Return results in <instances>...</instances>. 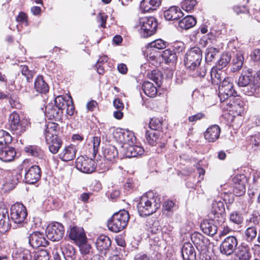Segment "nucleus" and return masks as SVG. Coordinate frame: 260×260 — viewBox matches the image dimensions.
<instances>
[{"mask_svg":"<svg viewBox=\"0 0 260 260\" xmlns=\"http://www.w3.org/2000/svg\"><path fill=\"white\" fill-rule=\"evenodd\" d=\"M238 85L242 87V91L245 95L251 96L257 94L260 87V72L253 76L251 69L244 68L239 78Z\"/></svg>","mask_w":260,"mask_h":260,"instance_id":"f257e3e1","label":"nucleus"},{"mask_svg":"<svg viewBox=\"0 0 260 260\" xmlns=\"http://www.w3.org/2000/svg\"><path fill=\"white\" fill-rule=\"evenodd\" d=\"M160 197L153 192H149L141 198L137 206L141 216H149L160 207Z\"/></svg>","mask_w":260,"mask_h":260,"instance_id":"f03ea898","label":"nucleus"},{"mask_svg":"<svg viewBox=\"0 0 260 260\" xmlns=\"http://www.w3.org/2000/svg\"><path fill=\"white\" fill-rule=\"evenodd\" d=\"M129 219L128 212L125 210H120L114 213L108 220V228L113 232L118 233L127 226Z\"/></svg>","mask_w":260,"mask_h":260,"instance_id":"7ed1b4c3","label":"nucleus"},{"mask_svg":"<svg viewBox=\"0 0 260 260\" xmlns=\"http://www.w3.org/2000/svg\"><path fill=\"white\" fill-rule=\"evenodd\" d=\"M231 80L232 79L230 77L224 78L219 85L218 96L221 103L231 102L237 95Z\"/></svg>","mask_w":260,"mask_h":260,"instance_id":"20e7f679","label":"nucleus"},{"mask_svg":"<svg viewBox=\"0 0 260 260\" xmlns=\"http://www.w3.org/2000/svg\"><path fill=\"white\" fill-rule=\"evenodd\" d=\"M202 59V51L197 47L190 49L185 54L184 61L186 68L194 70L199 67Z\"/></svg>","mask_w":260,"mask_h":260,"instance_id":"39448f33","label":"nucleus"},{"mask_svg":"<svg viewBox=\"0 0 260 260\" xmlns=\"http://www.w3.org/2000/svg\"><path fill=\"white\" fill-rule=\"evenodd\" d=\"M191 240L196 247L201 251V260H211L210 255L207 253L209 240L201 233L194 232L191 235Z\"/></svg>","mask_w":260,"mask_h":260,"instance_id":"423d86ee","label":"nucleus"},{"mask_svg":"<svg viewBox=\"0 0 260 260\" xmlns=\"http://www.w3.org/2000/svg\"><path fill=\"white\" fill-rule=\"evenodd\" d=\"M11 217L14 223L18 226H23L26 222L27 212L26 207L21 203H16L13 204L10 209Z\"/></svg>","mask_w":260,"mask_h":260,"instance_id":"0eeeda50","label":"nucleus"},{"mask_svg":"<svg viewBox=\"0 0 260 260\" xmlns=\"http://www.w3.org/2000/svg\"><path fill=\"white\" fill-rule=\"evenodd\" d=\"M157 26V21L153 17H145L139 19L140 33L144 38L153 35L156 30Z\"/></svg>","mask_w":260,"mask_h":260,"instance_id":"6e6552de","label":"nucleus"},{"mask_svg":"<svg viewBox=\"0 0 260 260\" xmlns=\"http://www.w3.org/2000/svg\"><path fill=\"white\" fill-rule=\"evenodd\" d=\"M54 104L56 108H58L61 111L66 109V113L68 115L70 116L73 115L75 107L71 95L57 96L54 100Z\"/></svg>","mask_w":260,"mask_h":260,"instance_id":"1a4fd4ad","label":"nucleus"},{"mask_svg":"<svg viewBox=\"0 0 260 260\" xmlns=\"http://www.w3.org/2000/svg\"><path fill=\"white\" fill-rule=\"evenodd\" d=\"M97 165L92 158L80 156L76 160V168L82 173L90 174L95 171Z\"/></svg>","mask_w":260,"mask_h":260,"instance_id":"9d476101","label":"nucleus"},{"mask_svg":"<svg viewBox=\"0 0 260 260\" xmlns=\"http://www.w3.org/2000/svg\"><path fill=\"white\" fill-rule=\"evenodd\" d=\"M64 232L63 226L59 222L50 224L46 230L47 238L53 241L61 240L64 235Z\"/></svg>","mask_w":260,"mask_h":260,"instance_id":"9b49d317","label":"nucleus"},{"mask_svg":"<svg viewBox=\"0 0 260 260\" xmlns=\"http://www.w3.org/2000/svg\"><path fill=\"white\" fill-rule=\"evenodd\" d=\"M238 244L237 238L234 236H229L221 242L220 251L223 254L230 255L236 250Z\"/></svg>","mask_w":260,"mask_h":260,"instance_id":"f8f14e48","label":"nucleus"},{"mask_svg":"<svg viewBox=\"0 0 260 260\" xmlns=\"http://www.w3.org/2000/svg\"><path fill=\"white\" fill-rule=\"evenodd\" d=\"M247 179L244 174H238L233 178V193L236 196H241L246 191Z\"/></svg>","mask_w":260,"mask_h":260,"instance_id":"ddd939ff","label":"nucleus"},{"mask_svg":"<svg viewBox=\"0 0 260 260\" xmlns=\"http://www.w3.org/2000/svg\"><path fill=\"white\" fill-rule=\"evenodd\" d=\"M41 170L37 165L31 166L25 173L24 179L28 184H34L41 178Z\"/></svg>","mask_w":260,"mask_h":260,"instance_id":"4468645a","label":"nucleus"},{"mask_svg":"<svg viewBox=\"0 0 260 260\" xmlns=\"http://www.w3.org/2000/svg\"><path fill=\"white\" fill-rule=\"evenodd\" d=\"M28 242L29 245L34 248L41 246L45 247L49 243L45 238L44 234L37 232H33L29 235Z\"/></svg>","mask_w":260,"mask_h":260,"instance_id":"2eb2a0df","label":"nucleus"},{"mask_svg":"<svg viewBox=\"0 0 260 260\" xmlns=\"http://www.w3.org/2000/svg\"><path fill=\"white\" fill-rule=\"evenodd\" d=\"M252 223L255 225L258 223L256 217L253 216L250 218V221L247 224L248 227L244 231L245 238L247 242H252L257 235V229L255 226L252 224Z\"/></svg>","mask_w":260,"mask_h":260,"instance_id":"dca6fc26","label":"nucleus"},{"mask_svg":"<svg viewBox=\"0 0 260 260\" xmlns=\"http://www.w3.org/2000/svg\"><path fill=\"white\" fill-rule=\"evenodd\" d=\"M95 245L99 252L105 255L109 250L111 241L108 236L101 235L97 238Z\"/></svg>","mask_w":260,"mask_h":260,"instance_id":"f3484780","label":"nucleus"},{"mask_svg":"<svg viewBox=\"0 0 260 260\" xmlns=\"http://www.w3.org/2000/svg\"><path fill=\"white\" fill-rule=\"evenodd\" d=\"M69 237L78 244L86 242V235L83 229L82 228L73 226L71 228Z\"/></svg>","mask_w":260,"mask_h":260,"instance_id":"a211bd4d","label":"nucleus"},{"mask_svg":"<svg viewBox=\"0 0 260 260\" xmlns=\"http://www.w3.org/2000/svg\"><path fill=\"white\" fill-rule=\"evenodd\" d=\"M220 131V128L218 125H212L204 133V138L208 142H214L219 138Z\"/></svg>","mask_w":260,"mask_h":260,"instance_id":"6ab92c4d","label":"nucleus"},{"mask_svg":"<svg viewBox=\"0 0 260 260\" xmlns=\"http://www.w3.org/2000/svg\"><path fill=\"white\" fill-rule=\"evenodd\" d=\"M77 151V148L73 145L66 146L58 154V157L62 161H68L74 159Z\"/></svg>","mask_w":260,"mask_h":260,"instance_id":"aec40b11","label":"nucleus"},{"mask_svg":"<svg viewBox=\"0 0 260 260\" xmlns=\"http://www.w3.org/2000/svg\"><path fill=\"white\" fill-rule=\"evenodd\" d=\"M162 133L160 131H154L147 130L145 133V137L147 142L150 145L154 146L158 143H162L161 136ZM163 143H164L163 142Z\"/></svg>","mask_w":260,"mask_h":260,"instance_id":"412c9836","label":"nucleus"},{"mask_svg":"<svg viewBox=\"0 0 260 260\" xmlns=\"http://www.w3.org/2000/svg\"><path fill=\"white\" fill-rule=\"evenodd\" d=\"M236 255L238 260H250L252 257V253L249 246L242 243L237 248Z\"/></svg>","mask_w":260,"mask_h":260,"instance_id":"4be33fe9","label":"nucleus"},{"mask_svg":"<svg viewBox=\"0 0 260 260\" xmlns=\"http://www.w3.org/2000/svg\"><path fill=\"white\" fill-rule=\"evenodd\" d=\"M16 154L15 149L12 147L6 146L0 148V159L3 161H13Z\"/></svg>","mask_w":260,"mask_h":260,"instance_id":"5701e85b","label":"nucleus"},{"mask_svg":"<svg viewBox=\"0 0 260 260\" xmlns=\"http://www.w3.org/2000/svg\"><path fill=\"white\" fill-rule=\"evenodd\" d=\"M164 15L166 20H175L183 17V13L178 7L172 6L164 11Z\"/></svg>","mask_w":260,"mask_h":260,"instance_id":"b1692460","label":"nucleus"},{"mask_svg":"<svg viewBox=\"0 0 260 260\" xmlns=\"http://www.w3.org/2000/svg\"><path fill=\"white\" fill-rule=\"evenodd\" d=\"M183 260H195L196 253L192 245L189 242L184 243L181 250Z\"/></svg>","mask_w":260,"mask_h":260,"instance_id":"393cba45","label":"nucleus"},{"mask_svg":"<svg viewBox=\"0 0 260 260\" xmlns=\"http://www.w3.org/2000/svg\"><path fill=\"white\" fill-rule=\"evenodd\" d=\"M119 140L122 146H127L135 143L136 138L134 133L128 130H123L119 132Z\"/></svg>","mask_w":260,"mask_h":260,"instance_id":"a878e982","label":"nucleus"},{"mask_svg":"<svg viewBox=\"0 0 260 260\" xmlns=\"http://www.w3.org/2000/svg\"><path fill=\"white\" fill-rule=\"evenodd\" d=\"M201 229L202 232L209 236H213L217 232V225L211 220H204L201 224Z\"/></svg>","mask_w":260,"mask_h":260,"instance_id":"bb28decb","label":"nucleus"},{"mask_svg":"<svg viewBox=\"0 0 260 260\" xmlns=\"http://www.w3.org/2000/svg\"><path fill=\"white\" fill-rule=\"evenodd\" d=\"M45 140L50 152L52 154H56L62 145L61 140L58 136L53 138L49 136Z\"/></svg>","mask_w":260,"mask_h":260,"instance_id":"cd10ccee","label":"nucleus"},{"mask_svg":"<svg viewBox=\"0 0 260 260\" xmlns=\"http://www.w3.org/2000/svg\"><path fill=\"white\" fill-rule=\"evenodd\" d=\"M0 228L3 231H7L11 228L9 223L8 209L4 206L0 207Z\"/></svg>","mask_w":260,"mask_h":260,"instance_id":"c85d7f7f","label":"nucleus"},{"mask_svg":"<svg viewBox=\"0 0 260 260\" xmlns=\"http://www.w3.org/2000/svg\"><path fill=\"white\" fill-rule=\"evenodd\" d=\"M122 148L125 150L124 154L126 157H134L141 155L144 151L142 147L134 145V144L122 146Z\"/></svg>","mask_w":260,"mask_h":260,"instance_id":"c756f323","label":"nucleus"},{"mask_svg":"<svg viewBox=\"0 0 260 260\" xmlns=\"http://www.w3.org/2000/svg\"><path fill=\"white\" fill-rule=\"evenodd\" d=\"M225 103L229 106L230 111H233L236 115H241L243 113V102L240 99L235 97L231 102L228 101Z\"/></svg>","mask_w":260,"mask_h":260,"instance_id":"7c9ffc66","label":"nucleus"},{"mask_svg":"<svg viewBox=\"0 0 260 260\" xmlns=\"http://www.w3.org/2000/svg\"><path fill=\"white\" fill-rule=\"evenodd\" d=\"M161 4V0H142L140 4L141 9L144 12L155 10Z\"/></svg>","mask_w":260,"mask_h":260,"instance_id":"2f4dec72","label":"nucleus"},{"mask_svg":"<svg viewBox=\"0 0 260 260\" xmlns=\"http://www.w3.org/2000/svg\"><path fill=\"white\" fill-rule=\"evenodd\" d=\"M46 115L49 119H54L55 120L61 119L62 111H61L56 106H53L52 104H48L46 107Z\"/></svg>","mask_w":260,"mask_h":260,"instance_id":"473e14b6","label":"nucleus"},{"mask_svg":"<svg viewBox=\"0 0 260 260\" xmlns=\"http://www.w3.org/2000/svg\"><path fill=\"white\" fill-rule=\"evenodd\" d=\"M61 253L66 260H75L76 256L74 247L69 244L61 245Z\"/></svg>","mask_w":260,"mask_h":260,"instance_id":"72a5a7b5","label":"nucleus"},{"mask_svg":"<svg viewBox=\"0 0 260 260\" xmlns=\"http://www.w3.org/2000/svg\"><path fill=\"white\" fill-rule=\"evenodd\" d=\"M24 150L28 155L39 159H43L44 157V152L43 150L37 145L27 146L24 147Z\"/></svg>","mask_w":260,"mask_h":260,"instance_id":"f704fd0d","label":"nucleus"},{"mask_svg":"<svg viewBox=\"0 0 260 260\" xmlns=\"http://www.w3.org/2000/svg\"><path fill=\"white\" fill-rule=\"evenodd\" d=\"M21 175L17 171L14 170L8 173L6 176V183L10 185V187L14 188L19 182Z\"/></svg>","mask_w":260,"mask_h":260,"instance_id":"c9c22d12","label":"nucleus"},{"mask_svg":"<svg viewBox=\"0 0 260 260\" xmlns=\"http://www.w3.org/2000/svg\"><path fill=\"white\" fill-rule=\"evenodd\" d=\"M196 23V18L191 15H188L179 21L178 26L182 29L187 30L194 26Z\"/></svg>","mask_w":260,"mask_h":260,"instance_id":"e433bc0d","label":"nucleus"},{"mask_svg":"<svg viewBox=\"0 0 260 260\" xmlns=\"http://www.w3.org/2000/svg\"><path fill=\"white\" fill-rule=\"evenodd\" d=\"M35 89L40 93H45L49 91V86L42 76H38L35 81Z\"/></svg>","mask_w":260,"mask_h":260,"instance_id":"4c0bfd02","label":"nucleus"},{"mask_svg":"<svg viewBox=\"0 0 260 260\" xmlns=\"http://www.w3.org/2000/svg\"><path fill=\"white\" fill-rule=\"evenodd\" d=\"M167 43L161 40L157 39L147 44L146 52L147 54L151 53L152 50L155 49H162L166 47Z\"/></svg>","mask_w":260,"mask_h":260,"instance_id":"58836bf2","label":"nucleus"},{"mask_svg":"<svg viewBox=\"0 0 260 260\" xmlns=\"http://www.w3.org/2000/svg\"><path fill=\"white\" fill-rule=\"evenodd\" d=\"M142 88L145 94L149 97L154 98L157 94L156 87L149 81H145L142 85Z\"/></svg>","mask_w":260,"mask_h":260,"instance_id":"ea45409f","label":"nucleus"},{"mask_svg":"<svg viewBox=\"0 0 260 260\" xmlns=\"http://www.w3.org/2000/svg\"><path fill=\"white\" fill-rule=\"evenodd\" d=\"M59 128V125L56 123L52 122H48L46 125V128L45 130V139L49 136H50V138L58 136L57 133Z\"/></svg>","mask_w":260,"mask_h":260,"instance_id":"a19ab883","label":"nucleus"},{"mask_svg":"<svg viewBox=\"0 0 260 260\" xmlns=\"http://www.w3.org/2000/svg\"><path fill=\"white\" fill-rule=\"evenodd\" d=\"M104 157L108 160L113 161L118 155L116 148L113 145L107 146L104 150Z\"/></svg>","mask_w":260,"mask_h":260,"instance_id":"79ce46f5","label":"nucleus"},{"mask_svg":"<svg viewBox=\"0 0 260 260\" xmlns=\"http://www.w3.org/2000/svg\"><path fill=\"white\" fill-rule=\"evenodd\" d=\"M244 58L243 55L240 53L236 54L235 58L233 60V66L231 70L233 72L239 71L243 66Z\"/></svg>","mask_w":260,"mask_h":260,"instance_id":"37998d69","label":"nucleus"},{"mask_svg":"<svg viewBox=\"0 0 260 260\" xmlns=\"http://www.w3.org/2000/svg\"><path fill=\"white\" fill-rule=\"evenodd\" d=\"M161 56L166 63H174L177 59V54L173 51L168 49L164 51L161 53Z\"/></svg>","mask_w":260,"mask_h":260,"instance_id":"c03bdc74","label":"nucleus"},{"mask_svg":"<svg viewBox=\"0 0 260 260\" xmlns=\"http://www.w3.org/2000/svg\"><path fill=\"white\" fill-rule=\"evenodd\" d=\"M225 210L223 202L221 199L217 198L212 203L211 209L212 213H224Z\"/></svg>","mask_w":260,"mask_h":260,"instance_id":"a18cd8bd","label":"nucleus"},{"mask_svg":"<svg viewBox=\"0 0 260 260\" xmlns=\"http://www.w3.org/2000/svg\"><path fill=\"white\" fill-rule=\"evenodd\" d=\"M218 70L216 67L213 68L211 70L210 76L213 84H220L222 81V77L221 76V71Z\"/></svg>","mask_w":260,"mask_h":260,"instance_id":"49530a36","label":"nucleus"},{"mask_svg":"<svg viewBox=\"0 0 260 260\" xmlns=\"http://www.w3.org/2000/svg\"><path fill=\"white\" fill-rule=\"evenodd\" d=\"M231 59V56L229 53H223L221 55L215 67L220 71L228 65Z\"/></svg>","mask_w":260,"mask_h":260,"instance_id":"de8ad7c7","label":"nucleus"},{"mask_svg":"<svg viewBox=\"0 0 260 260\" xmlns=\"http://www.w3.org/2000/svg\"><path fill=\"white\" fill-rule=\"evenodd\" d=\"M9 126L10 129H15L17 128V126L20 122H21V119H20L19 114L14 112L11 114L9 118Z\"/></svg>","mask_w":260,"mask_h":260,"instance_id":"09e8293b","label":"nucleus"},{"mask_svg":"<svg viewBox=\"0 0 260 260\" xmlns=\"http://www.w3.org/2000/svg\"><path fill=\"white\" fill-rule=\"evenodd\" d=\"M29 123L28 121L25 118L21 119V122H20L17 126V128L15 129H11L16 135L20 136L25 132L26 128L28 127Z\"/></svg>","mask_w":260,"mask_h":260,"instance_id":"8fccbe9b","label":"nucleus"},{"mask_svg":"<svg viewBox=\"0 0 260 260\" xmlns=\"http://www.w3.org/2000/svg\"><path fill=\"white\" fill-rule=\"evenodd\" d=\"M217 49L214 47L208 48L205 52V60L207 63L212 62L218 53Z\"/></svg>","mask_w":260,"mask_h":260,"instance_id":"3c124183","label":"nucleus"},{"mask_svg":"<svg viewBox=\"0 0 260 260\" xmlns=\"http://www.w3.org/2000/svg\"><path fill=\"white\" fill-rule=\"evenodd\" d=\"M20 68L22 75L26 77L28 82H30L32 81L35 72L32 70H29L28 67L25 65H21Z\"/></svg>","mask_w":260,"mask_h":260,"instance_id":"603ef678","label":"nucleus"},{"mask_svg":"<svg viewBox=\"0 0 260 260\" xmlns=\"http://www.w3.org/2000/svg\"><path fill=\"white\" fill-rule=\"evenodd\" d=\"M249 145L254 150L260 148V134L251 136L249 139Z\"/></svg>","mask_w":260,"mask_h":260,"instance_id":"864d4df0","label":"nucleus"},{"mask_svg":"<svg viewBox=\"0 0 260 260\" xmlns=\"http://www.w3.org/2000/svg\"><path fill=\"white\" fill-rule=\"evenodd\" d=\"M12 141V137L10 134L3 129L0 130V145L10 144Z\"/></svg>","mask_w":260,"mask_h":260,"instance_id":"5fc2aeb1","label":"nucleus"},{"mask_svg":"<svg viewBox=\"0 0 260 260\" xmlns=\"http://www.w3.org/2000/svg\"><path fill=\"white\" fill-rule=\"evenodd\" d=\"M162 122V120L158 118H151L149 124L150 130L159 131V129L161 128Z\"/></svg>","mask_w":260,"mask_h":260,"instance_id":"6e6d98bb","label":"nucleus"},{"mask_svg":"<svg viewBox=\"0 0 260 260\" xmlns=\"http://www.w3.org/2000/svg\"><path fill=\"white\" fill-rule=\"evenodd\" d=\"M212 214L214 215V217L211 220L213 221L215 224L222 226L225 223V217L223 213Z\"/></svg>","mask_w":260,"mask_h":260,"instance_id":"4d7b16f0","label":"nucleus"},{"mask_svg":"<svg viewBox=\"0 0 260 260\" xmlns=\"http://www.w3.org/2000/svg\"><path fill=\"white\" fill-rule=\"evenodd\" d=\"M49 253L46 250H41L36 252L33 260H49Z\"/></svg>","mask_w":260,"mask_h":260,"instance_id":"13d9d810","label":"nucleus"},{"mask_svg":"<svg viewBox=\"0 0 260 260\" xmlns=\"http://www.w3.org/2000/svg\"><path fill=\"white\" fill-rule=\"evenodd\" d=\"M230 220L234 223L240 224L243 222V218L241 214L234 211L230 214Z\"/></svg>","mask_w":260,"mask_h":260,"instance_id":"bf43d9fd","label":"nucleus"},{"mask_svg":"<svg viewBox=\"0 0 260 260\" xmlns=\"http://www.w3.org/2000/svg\"><path fill=\"white\" fill-rule=\"evenodd\" d=\"M197 3L196 0H185L182 4V8L186 12H190L193 9Z\"/></svg>","mask_w":260,"mask_h":260,"instance_id":"052dcab7","label":"nucleus"},{"mask_svg":"<svg viewBox=\"0 0 260 260\" xmlns=\"http://www.w3.org/2000/svg\"><path fill=\"white\" fill-rule=\"evenodd\" d=\"M193 71H194V73L193 74V76L194 77H204L207 72V69L205 66L198 67Z\"/></svg>","mask_w":260,"mask_h":260,"instance_id":"680f3d73","label":"nucleus"},{"mask_svg":"<svg viewBox=\"0 0 260 260\" xmlns=\"http://www.w3.org/2000/svg\"><path fill=\"white\" fill-rule=\"evenodd\" d=\"M149 78L154 82L158 86L160 85V74L159 72L156 70L152 71L151 74L149 75Z\"/></svg>","mask_w":260,"mask_h":260,"instance_id":"e2e57ef3","label":"nucleus"},{"mask_svg":"<svg viewBox=\"0 0 260 260\" xmlns=\"http://www.w3.org/2000/svg\"><path fill=\"white\" fill-rule=\"evenodd\" d=\"M173 52L177 53L181 52L185 48L184 44L182 42L177 41L173 44Z\"/></svg>","mask_w":260,"mask_h":260,"instance_id":"0e129e2a","label":"nucleus"},{"mask_svg":"<svg viewBox=\"0 0 260 260\" xmlns=\"http://www.w3.org/2000/svg\"><path fill=\"white\" fill-rule=\"evenodd\" d=\"M101 142V139L98 137H94L93 138L92 143H93V153L92 155L94 158L95 157V155L98 152V148L100 146Z\"/></svg>","mask_w":260,"mask_h":260,"instance_id":"69168bd1","label":"nucleus"},{"mask_svg":"<svg viewBox=\"0 0 260 260\" xmlns=\"http://www.w3.org/2000/svg\"><path fill=\"white\" fill-rule=\"evenodd\" d=\"M233 10L238 15L249 13V9L245 6H235Z\"/></svg>","mask_w":260,"mask_h":260,"instance_id":"338daca9","label":"nucleus"},{"mask_svg":"<svg viewBox=\"0 0 260 260\" xmlns=\"http://www.w3.org/2000/svg\"><path fill=\"white\" fill-rule=\"evenodd\" d=\"M251 59L255 62H260V49L254 50L250 54Z\"/></svg>","mask_w":260,"mask_h":260,"instance_id":"774afa93","label":"nucleus"}]
</instances>
